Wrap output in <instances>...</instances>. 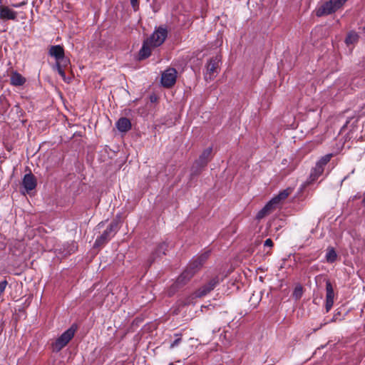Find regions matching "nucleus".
Returning <instances> with one entry per match:
<instances>
[{"mask_svg":"<svg viewBox=\"0 0 365 365\" xmlns=\"http://www.w3.org/2000/svg\"><path fill=\"white\" fill-rule=\"evenodd\" d=\"M209 255L210 252H205L200 255L193 257L184 272L177 279L176 286L183 284L189 281L201 269L208 259Z\"/></svg>","mask_w":365,"mask_h":365,"instance_id":"1","label":"nucleus"},{"mask_svg":"<svg viewBox=\"0 0 365 365\" xmlns=\"http://www.w3.org/2000/svg\"><path fill=\"white\" fill-rule=\"evenodd\" d=\"M118 232V222H112L103 232L96 238L94 242V247H100L106 244L113 238Z\"/></svg>","mask_w":365,"mask_h":365,"instance_id":"2","label":"nucleus"},{"mask_svg":"<svg viewBox=\"0 0 365 365\" xmlns=\"http://www.w3.org/2000/svg\"><path fill=\"white\" fill-rule=\"evenodd\" d=\"M76 331V327L73 325L66 331H64L56 341L53 343L52 346L53 351L58 352L61 351L64 346H66L68 343L71 340L73 337L75 332Z\"/></svg>","mask_w":365,"mask_h":365,"instance_id":"3","label":"nucleus"},{"mask_svg":"<svg viewBox=\"0 0 365 365\" xmlns=\"http://www.w3.org/2000/svg\"><path fill=\"white\" fill-rule=\"evenodd\" d=\"M343 6V1H324L316 8L317 16L331 14Z\"/></svg>","mask_w":365,"mask_h":365,"instance_id":"4","label":"nucleus"},{"mask_svg":"<svg viewBox=\"0 0 365 365\" xmlns=\"http://www.w3.org/2000/svg\"><path fill=\"white\" fill-rule=\"evenodd\" d=\"M218 280L216 278L210 279L206 284L201 287L196 292L192 294L186 300V304L194 303L193 299L196 298H201L207 295L211 292L217 284Z\"/></svg>","mask_w":365,"mask_h":365,"instance_id":"5","label":"nucleus"},{"mask_svg":"<svg viewBox=\"0 0 365 365\" xmlns=\"http://www.w3.org/2000/svg\"><path fill=\"white\" fill-rule=\"evenodd\" d=\"M168 36V31L166 28L160 26L150 36L147 40L150 43L153 47L160 46L163 43Z\"/></svg>","mask_w":365,"mask_h":365,"instance_id":"6","label":"nucleus"},{"mask_svg":"<svg viewBox=\"0 0 365 365\" xmlns=\"http://www.w3.org/2000/svg\"><path fill=\"white\" fill-rule=\"evenodd\" d=\"M177 78V71L173 68L165 70L161 76V83L164 87H172Z\"/></svg>","mask_w":365,"mask_h":365,"instance_id":"7","label":"nucleus"},{"mask_svg":"<svg viewBox=\"0 0 365 365\" xmlns=\"http://www.w3.org/2000/svg\"><path fill=\"white\" fill-rule=\"evenodd\" d=\"M220 61V59L218 56H215L210 60L207 65V72L205 76L206 81H211L217 75Z\"/></svg>","mask_w":365,"mask_h":365,"instance_id":"8","label":"nucleus"},{"mask_svg":"<svg viewBox=\"0 0 365 365\" xmlns=\"http://www.w3.org/2000/svg\"><path fill=\"white\" fill-rule=\"evenodd\" d=\"M48 53L50 56L56 58V62H62L64 66L68 62V61L64 58V49L60 45L51 46Z\"/></svg>","mask_w":365,"mask_h":365,"instance_id":"9","label":"nucleus"},{"mask_svg":"<svg viewBox=\"0 0 365 365\" xmlns=\"http://www.w3.org/2000/svg\"><path fill=\"white\" fill-rule=\"evenodd\" d=\"M212 152V148L211 147L204 150L202 154L200 155L198 160L195 161L194 166H196L197 168H202L205 167L211 159Z\"/></svg>","mask_w":365,"mask_h":365,"instance_id":"10","label":"nucleus"},{"mask_svg":"<svg viewBox=\"0 0 365 365\" xmlns=\"http://www.w3.org/2000/svg\"><path fill=\"white\" fill-rule=\"evenodd\" d=\"M326 311L328 312L334 304V292L331 283L329 281L326 282Z\"/></svg>","mask_w":365,"mask_h":365,"instance_id":"11","label":"nucleus"},{"mask_svg":"<svg viewBox=\"0 0 365 365\" xmlns=\"http://www.w3.org/2000/svg\"><path fill=\"white\" fill-rule=\"evenodd\" d=\"M17 13L11 8L0 5V19L3 20H16Z\"/></svg>","mask_w":365,"mask_h":365,"instance_id":"12","label":"nucleus"},{"mask_svg":"<svg viewBox=\"0 0 365 365\" xmlns=\"http://www.w3.org/2000/svg\"><path fill=\"white\" fill-rule=\"evenodd\" d=\"M292 189L288 187L273 197L269 202L276 208L283 200H284L292 192Z\"/></svg>","mask_w":365,"mask_h":365,"instance_id":"13","label":"nucleus"},{"mask_svg":"<svg viewBox=\"0 0 365 365\" xmlns=\"http://www.w3.org/2000/svg\"><path fill=\"white\" fill-rule=\"evenodd\" d=\"M23 186L27 192L34 190L36 186V180L31 173L26 174L22 181Z\"/></svg>","mask_w":365,"mask_h":365,"instance_id":"14","label":"nucleus"},{"mask_svg":"<svg viewBox=\"0 0 365 365\" xmlns=\"http://www.w3.org/2000/svg\"><path fill=\"white\" fill-rule=\"evenodd\" d=\"M26 83V78L17 71H12L10 76V83L14 86H21Z\"/></svg>","mask_w":365,"mask_h":365,"instance_id":"15","label":"nucleus"},{"mask_svg":"<svg viewBox=\"0 0 365 365\" xmlns=\"http://www.w3.org/2000/svg\"><path fill=\"white\" fill-rule=\"evenodd\" d=\"M116 127L120 132H127L131 128V123L127 118H120L116 123Z\"/></svg>","mask_w":365,"mask_h":365,"instance_id":"16","label":"nucleus"},{"mask_svg":"<svg viewBox=\"0 0 365 365\" xmlns=\"http://www.w3.org/2000/svg\"><path fill=\"white\" fill-rule=\"evenodd\" d=\"M153 46H151L150 43L145 40L143 42V46L139 52V56L141 59L146 58L149 57L151 54V48Z\"/></svg>","mask_w":365,"mask_h":365,"instance_id":"17","label":"nucleus"},{"mask_svg":"<svg viewBox=\"0 0 365 365\" xmlns=\"http://www.w3.org/2000/svg\"><path fill=\"white\" fill-rule=\"evenodd\" d=\"M275 207L269 202L257 214V219L261 220L266 215H269Z\"/></svg>","mask_w":365,"mask_h":365,"instance_id":"18","label":"nucleus"},{"mask_svg":"<svg viewBox=\"0 0 365 365\" xmlns=\"http://www.w3.org/2000/svg\"><path fill=\"white\" fill-rule=\"evenodd\" d=\"M324 170V168L321 165H319L316 163L315 167L312 170L310 173V181L313 182L318 179L319 176H321Z\"/></svg>","mask_w":365,"mask_h":365,"instance_id":"19","label":"nucleus"},{"mask_svg":"<svg viewBox=\"0 0 365 365\" xmlns=\"http://www.w3.org/2000/svg\"><path fill=\"white\" fill-rule=\"evenodd\" d=\"M359 40V35L355 31H350L348 33L346 39L345 43L347 46H350L352 45H354L356 43H357Z\"/></svg>","mask_w":365,"mask_h":365,"instance_id":"20","label":"nucleus"},{"mask_svg":"<svg viewBox=\"0 0 365 365\" xmlns=\"http://www.w3.org/2000/svg\"><path fill=\"white\" fill-rule=\"evenodd\" d=\"M325 257L327 262L329 263H332L336 259L337 255L333 247H329L327 249Z\"/></svg>","mask_w":365,"mask_h":365,"instance_id":"21","label":"nucleus"},{"mask_svg":"<svg viewBox=\"0 0 365 365\" xmlns=\"http://www.w3.org/2000/svg\"><path fill=\"white\" fill-rule=\"evenodd\" d=\"M167 249V245L165 243H161L158 245L153 255L156 257H160L161 255L165 254V250Z\"/></svg>","mask_w":365,"mask_h":365,"instance_id":"22","label":"nucleus"},{"mask_svg":"<svg viewBox=\"0 0 365 365\" xmlns=\"http://www.w3.org/2000/svg\"><path fill=\"white\" fill-rule=\"evenodd\" d=\"M332 156H333V154H331V153L325 155L324 156L322 157L317 162V164L319 165H321L322 168H324V166L330 161V160L332 158Z\"/></svg>","mask_w":365,"mask_h":365,"instance_id":"23","label":"nucleus"},{"mask_svg":"<svg viewBox=\"0 0 365 365\" xmlns=\"http://www.w3.org/2000/svg\"><path fill=\"white\" fill-rule=\"evenodd\" d=\"M303 294V289L301 285H298L294 288V290L293 292V297L295 298V299H299L302 297Z\"/></svg>","mask_w":365,"mask_h":365,"instance_id":"24","label":"nucleus"},{"mask_svg":"<svg viewBox=\"0 0 365 365\" xmlns=\"http://www.w3.org/2000/svg\"><path fill=\"white\" fill-rule=\"evenodd\" d=\"M61 63H63L62 62H56L55 68H56V71H58V74L65 81L66 80V73H65L63 69L62 68Z\"/></svg>","mask_w":365,"mask_h":365,"instance_id":"25","label":"nucleus"},{"mask_svg":"<svg viewBox=\"0 0 365 365\" xmlns=\"http://www.w3.org/2000/svg\"><path fill=\"white\" fill-rule=\"evenodd\" d=\"M7 284L8 283H7L6 280H4V281L0 282V297L1 296V294L5 291V289L6 287Z\"/></svg>","mask_w":365,"mask_h":365,"instance_id":"26","label":"nucleus"},{"mask_svg":"<svg viewBox=\"0 0 365 365\" xmlns=\"http://www.w3.org/2000/svg\"><path fill=\"white\" fill-rule=\"evenodd\" d=\"M181 341V338L178 336L171 344H170V349H173L176 346H178L180 342Z\"/></svg>","mask_w":365,"mask_h":365,"instance_id":"27","label":"nucleus"},{"mask_svg":"<svg viewBox=\"0 0 365 365\" xmlns=\"http://www.w3.org/2000/svg\"><path fill=\"white\" fill-rule=\"evenodd\" d=\"M264 245L265 247H272L273 246V242L271 239H267L265 241H264Z\"/></svg>","mask_w":365,"mask_h":365,"instance_id":"28","label":"nucleus"},{"mask_svg":"<svg viewBox=\"0 0 365 365\" xmlns=\"http://www.w3.org/2000/svg\"><path fill=\"white\" fill-rule=\"evenodd\" d=\"M25 3H26L25 1H21V3H19V4H12V6L15 7V8H19V7H21L23 5H24Z\"/></svg>","mask_w":365,"mask_h":365,"instance_id":"29","label":"nucleus"},{"mask_svg":"<svg viewBox=\"0 0 365 365\" xmlns=\"http://www.w3.org/2000/svg\"><path fill=\"white\" fill-rule=\"evenodd\" d=\"M131 4H132V6L133 8L136 10V9L138 8V1H131Z\"/></svg>","mask_w":365,"mask_h":365,"instance_id":"30","label":"nucleus"},{"mask_svg":"<svg viewBox=\"0 0 365 365\" xmlns=\"http://www.w3.org/2000/svg\"><path fill=\"white\" fill-rule=\"evenodd\" d=\"M362 203L364 204V205H365V197H364V199L362 200Z\"/></svg>","mask_w":365,"mask_h":365,"instance_id":"31","label":"nucleus"},{"mask_svg":"<svg viewBox=\"0 0 365 365\" xmlns=\"http://www.w3.org/2000/svg\"><path fill=\"white\" fill-rule=\"evenodd\" d=\"M154 98L151 97V101H153Z\"/></svg>","mask_w":365,"mask_h":365,"instance_id":"32","label":"nucleus"},{"mask_svg":"<svg viewBox=\"0 0 365 365\" xmlns=\"http://www.w3.org/2000/svg\"><path fill=\"white\" fill-rule=\"evenodd\" d=\"M154 98L151 97V101H153Z\"/></svg>","mask_w":365,"mask_h":365,"instance_id":"33","label":"nucleus"},{"mask_svg":"<svg viewBox=\"0 0 365 365\" xmlns=\"http://www.w3.org/2000/svg\"><path fill=\"white\" fill-rule=\"evenodd\" d=\"M364 30H365V28H364Z\"/></svg>","mask_w":365,"mask_h":365,"instance_id":"34","label":"nucleus"}]
</instances>
